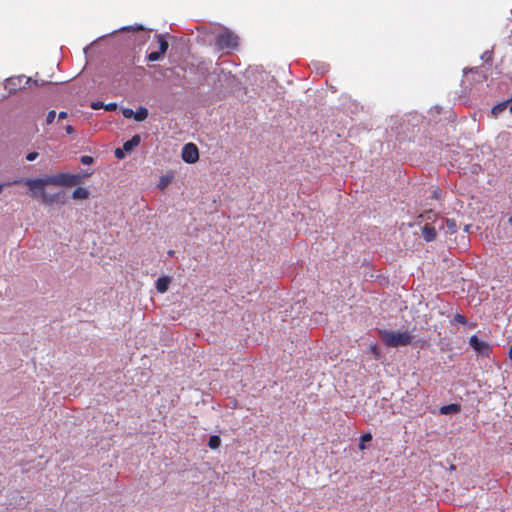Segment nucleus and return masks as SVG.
Instances as JSON below:
<instances>
[{
    "mask_svg": "<svg viewBox=\"0 0 512 512\" xmlns=\"http://www.w3.org/2000/svg\"><path fill=\"white\" fill-rule=\"evenodd\" d=\"M37 157H38V153L37 152H30V153L27 154L26 159L28 161H34Z\"/></svg>",
    "mask_w": 512,
    "mask_h": 512,
    "instance_id": "obj_27",
    "label": "nucleus"
},
{
    "mask_svg": "<svg viewBox=\"0 0 512 512\" xmlns=\"http://www.w3.org/2000/svg\"><path fill=\"white\" fill-rule=\"evenodd\" d=\"M510 112H512V103L510 104Z\"/></svg>",
    "mask_w": 512,
    "mask_h": 512,
    "instance_id": "obj_38",
    "label": "nucleus"
},
{
    "mask_svg": "<svg viewBox=\"0 0 512 512\" xmlns=\"http://www.w3.org/2000/svg\"><path fill=\"white\" fill-rule=\"evenodd\" d=\"M34 196H39L42 202L46 205H51L54 202H58L60 200L61 193L58 194H48L45 191V188L36 189L35 192H32Z\"/></svg>",
    "mask_w": 512,
    "mask_h": 512,
    "instance_id": "obj_7",
    "label": "nucleus"
},
{
    "mask_svg": "<svg viewBox=\"0 0 512 512\" xmlns=\"http://www.w3.org/2000/svg\"><path fill=\"white\" fill-rule=\"evenodd\" d=\"M378 335L388 347L408 346L413 341V336L408 331L378 330Z\"/></svg>",
    "mask_w": 512,
    "mask_h": 512,
    "instance_id": "obj_2",
    "label": "nucleus"
},
{
    "mask_svg": "<svg viewBox=\"0 0 512 512\" xmlns=\"http://www.w3.org/2000/svg\"><path fill=\"white\" fill-rule=\"evenodd\" d=\"M29 81H30V78L25 79L24 85L28 84Z\"/></svg>",
    "mask_w": 512,
    "mask_h": 512,
    "instance_id": "obj_33",
    "label": "nucleus"
},
{
    "mask_svg": "<svg viewBox=\"0 0 512 512\" xmlns=\"http://www.w3.org/2000/svg\"><path fill=\"white\" fill-rule=\"evenodd\" d=\"M509 357L512 360V346L510 347V350H509Z\"/></svg>",
    "mask_w": 512,
    "mask_h": 512,
    "instance_id": "obj_31",
    "label": "nucleus"
},
{
    "mask_svg": "<svg viewBox=\"0 0 512 512\" xmlns=\"http://www.w3.org/2000/svg\"><path fill=\"white\" fill-rule=\"evenodd\" d=\"M171 179H172L171 177H167V176L161 177L160 182H159V188L160 189L166 188V186L171 182Z\"/></svg>",
    "mask_w": 512,
    "mask_h": 512,
    "instance_id": "obj_21",
    "label": "nucleus"
},
{
    "mask_svg": "<svg viewBox=\"0 0 512 512\" xmlns=\"http://www.w3.org/2000/svg\"><path fill=\"white\" fill-rule=\"evenodd\" d=\"M169 283H170L169 277L159 278L156 282V288H157L158 292H160V293L166 292L168 290Z\"/></svg>",
    "mask_w": 512,
    "mask_h": 512,
    "instance_id": "obj_11",
    "label": "nucleus"
},
{
    "mask_svg": "<svg viewBox=\"0 0 512 512\" xmlns=\"http://www.w3.org/2000/svg\"><path fill=\"white\" fill-rule=\"evenodd\" d=\"M508 104L509 102H503V103H500L496 106H494L491 110V113L494 115V116H497L500 112H503L506 110V108L508 107Z\"/></svg>",
    "mask_w": 512,
    "mask_h": 512,
    "instance_id": "obj_15",
    "label": "nucleus"
},
{
    "mask_svg": "<svg viewBox=\"0 0 512 512\" xmlns=\"http://www.w3.org/2000/svg\"><path fill=\"white\" fill-rule=\"evenodd\" d=\"M469 227H470V226H469V225H467V226L465 227V231H467V232H468V231H469Z\"/></svg>",
    "mask_w": 512,
    "mask_h": 512,
    "instance_id": "obj_35",
    "label": "nucleus"
},
{
    "mask_svg": "<svg viewBox=\"0 0 512 512\" xmlns=\"http://www.w3.org/2000/svg\"><path fill=\"white\" fill-rule=\"evenodd\" d=\"M422 236L424 237V239L427 242H431V241L435 240V238L437 236L436 229L434 227L430 226L429 224H426L422 228Z\"/></svg>",
    "mask_w": 512,
    "mask_h": 512,
    "instance_id": "obj_8",
    "label": "nucleus"
},
{
    "mask_svg": "<svg viewBox=\"0 0 512 512\" xmlns=\"http://www.w3.org/2000/svg\"><path fill=\"white\" fill-rule=\"evenodd\" d=\"M461 410L459 404H449L440 408V413L443 415L459 413Z\"/></svg>",
    "mask_w": 512,
    "mask_h": 512,
    "instance_id": "obj_10",
    "label": "nucleus"
},
{
    "mask_svg": "<svg viewBox=\"0 0 512 512\" xmlns=\"http://www.w3.org/2000/svg\"><path fill=\"white\" fill-rule=\"evenodd\" d=\"M429 115L434 118L436 117V115H439L440 114V108L439 107H433L429 110Z\"/></svg>",
    "mask_w": 512,
    "mask_h": 512,
    "instance_id": "obj_25",
    "label": "nucleus"
},
{
    "mask_svg": "<svg viewBox=\"0 0 512 512\" xmlns=\"http://www.w3.org/2000/svg\"><path fill=\"white\" fill-rule=\"evenodd\" d=\"M81 181V177L79 175H73L69 173H59L52 176H47L45 178L40 179H25L20 181H15L14 183H24L31 192H35L36 189L45 188L48 185L54 186H75L79 184Z\"/></svg>",
    "mask_w": 512,
    "mask_h": 512,
    "instance_id": "obj_1",
    "label": "nucleus"
},
{
    "mask_svg": "<svg viewBox=\"0 0 512 512\" xmlns=\"http://www.w3.org/2000/svg\"><path fill=\"white\" fill-rule=\"evenodd\" d=\"M56 117V113L55 111H50L48 114H47V117H46V124L47 125H50L52 124L53 120L55 119Z\"/></svg>",
    "mask_w": 512,
    "mask_h": 512,
    "instance_id": "obj_22",
    "label": "nucleus"
},
{
    "mask_svg": "<svg viewBox=\"0 0 512 512\" xmlns=\"http://www.w3.org/2000/svg\"><path fill=\"white\" fill-rule=\"evenodd\" d=\"M221 444V439L217 435H213L209 438L208 445L211 449H217Z\"/></svg>",
    "mask_w": 512,
    "mask_h": 512,
    "instance_id": "obj_16",
    "label": "nucleus"
},
{
    "mask_svg": "<svg viewBox=\"0 0 512 512\" xmlns=\"http://www.w3.org/2000/svg\"><path fill=\"white\" fill-rule=\"evenodd\" d=\"M181 158L188 164H194L199 160V150L194 143H187L182 148Z\"/></svg>",
    "mask_w": 512,
    "mask_h": 512,
    "instance_id": "obj_5",
    "label": "nucleus"
},
{
    "mask_svg": "<svg viewBox=\"0 0 512 512\" xmlns=\"http://www.w3.org/2000/svg\"><path fill=\"white\" fill-rule=\"evenodd\" d=\"M455 321L461 324H466V318L461 314H456L454 317Z\"/></svg>",
    "mask_w": 512,
    "mask_h": 512,
    "instance_id": "obj_26",
    "label": "nucleus"
},
{
    "mask_svg": "<svg viewBox=\"0 0 512 512\" xmlns=\"http://www.w3.org/2000/svg\"><path fill=\"white\" fill-rule=\"evenodd\" d=\"M164 55H162L159 51H153L147 55V59L150 62L158 61L161 59Z\"/></svg>",
    "mask_w": 512,
    "mask_h": 512,
    "instance_id": "obj_19",
    "label": "nucleus"
},
{
    "mask_svg": "<svg viewBox=\"0 0 512 512\" xmlns=\"http://www.w3.org/2000/svg\"><path fill=\"white\" fill-rule=\"evenodd\" d=\"M141 142L140 135L136 134L134 135L130 140L126 141L123 144L122 148H117L114 152L115 157L119 160H122L125 158L126 154L131 153L137 146H139Z\"/></svg>",
    "mask_w": 512,
    "mask_h": 512,
    "instance_id": "obj_4",
    "label": "nucleus"
},
{
    "mask_svg": "<svg viewBox=\"0 0 512 512\" xmlns=\"http://www.w3.org/2000/svg\"><path fill=\"white\" fill-rule=\"evenodd\" d=\"M371 354L376 360H379L382 356L380 348L376 344H372L369 347Z\"/></svg>",
    "mask_w": 512,
    "mask_h": 512,
    "instance_id": "obj_18",
    "label": "nucleus"
},
{
    "mask_svg": "<svg viewBox=\"0 0 512 512\" xmlns=\"http://www.w3.org/2000/svg\"><path fill=\"white\" fill-rule=\"evenodd\" d=\"M114 106H115V105L110 104V105H109V107H108V109H110V108H112V107H114Z\"/></svg>",
    "mask_w": 512,
    "mask_h": 512,
    "instance_id": "obj_37",
    "label": "nucleus"
},
{
    "mask_svg": "<svg viewBox=\"0 0 512 512\" xmlns=\"http://www.w3.org/2000/svg\"><path fill=\"white\" fill-rule=\"evenodd\" d=\"M156 39H157V43H158V51L164 55L166 53V51L168 50V47H169V44H168V41L166 39V36L165 35H162V34H158L156 35Z\"/></svg>",
    "mask_w": 512,
    "mask_h": 512,
    "instance_id": "obj_9",
    "label": "nucleus"
},
{
    "mask_svg": "<svg viewBox=\"0 0 512 512\" xmlns=\"http://www.w3.org/2000/svg\"><path fill=\"white\" fill-rule=\"evenodd\" d=\"M122 113L125 118H132L134 115V111L130 108L123 109Z\"/></svg>",
    "mask_w": 512,
    "mask_h": 512,
    "instance_id": "obj_24",
    "label": "nucleus"
},
{
    "mask_svg": "<svg viewBox=\"0 0 512 512\" xmlns=\"http://www.w3.org/2000/svg\"><path fill=\"white\" fill-rule=\"evenodd\" d=\"M469 343H470V346L479 354L485 356V355H489V353L491 352V347L490 345L483 341V340H480L476 335H473L470 340H469Z\"/></svg>",
    "mask_w": 512,
    "mask_h": 512,
    "instance_id": "obj_6",
    "label": "nucleus"
},
{
    "mask_svg": "<svg viewBox=\"0 0 512 512\" xmlns=\"http://www.w3.org/2000/svg\"><path fill=\"white\" fill-rule=\"evenodd\" d=\"M92 107H93L94 109H97V108L99 107V104H95V103H94V104L92 105Z\"/></svg>",
    "mask_w": 512,
    "mask_h": 512,
    "instance_id": "obj_32",
    "label": "nucleus"
},
{
    "mask_svg": "<svg viewBox=\"0 0 512 512\" xmlns=\"http://www.w3.org/2000/svg\"><path fill=\"white\" fill-rule=\"evenodd\" d=\"M509 230L512 232V216L508 219Z\"/></svg>",
    "mask_w": 512,
    "mask_h": 512,
    "instance_id": "obj_30",
    "label": "nucleus"
},
{
    "mask_svg": "<svg viewBox=\"0 0 512 512\" xmlns=\"http://www.w3.org/2000/svg\"><path fill=\"white\" fill-rule=\"evenodd\" d=\"M143 30V27L142 26H137L136 28H133V27H125V28H122V30Z\"/></svg>",
    "mask_w": 512,
    "mask_h": 512,
    "instance_id": "obj_28",
    "label": "nucleus"
},
{
    "mask_svg": "<svg viewBox=\"0 0 512 512\" xmlns=\"http://www.w3.org/2000/svg\"><path fill=\"white\" fill-rule=\"evenodd\" d=\"M80 161L83 165H90L93 163V158L91 156L85 155L81 157Z\"/></svg>",
    "mask_w": 512,
    "mask_h": 512,
    "instance_id": "obj_23",
    "label": "nucleus"
},
{
    "mask_svg": "<svg viewBox=\"0 0 512 512\" xmlns=\"http://www.w3.org/2000/svg\"><path fill=\"white\" fill-rule=\"evenodd\" d=\"M148 116V110L144 107H139L137 111H134V118L136 121H143Z\"/></svg>",
    "mask_w": 512,
    "mask_h": 512,
    "instance_id": "obj_13",
    "label": "nucleus"
},
{
    "mask_svg": "<svg viewBox=\"0 0 512 512\" xmlns=\"http://www.w3.org/2000/svg\"><path fill=\"white\" fill-rule=\"evenodd\" d=\"M446 227L451 234L455 233L457 230V224L453 219L446 220Z\"/></svg>",
    "mask_w": 512,
    "mask_h": 512,
    "instance_id": "obj_20",
    "label": "nucleus"
},
{
    "mask_svg": "<svg viewBox=\"0 0 512 512\" xmlns=\"http://www.w3.org/2000/svg\"><path fill=\"white\" fill-rule=\"evenodd\" d=\"M216 45L220 50L235 49L238 46V37L234 33L225 30L217 36Z\"/></svg>",
    "mask_w": 512,
    "mask_h": 512,
    "instance_id": "obj_3",
    "label": "nucleus"
},
{
    "mask_svg": "<svg viewBox=\"0 0 512 512\" xmlns=\"http://www.w3.org/2000/svg\"><path fill=\"white\" fill-rule=\"evenodd\" d=\"M72 197L74 199H87L89 197V191L86 188L79 187L76 190H74Z\"/></svg>",
    "mask_w": 512,
    "mask_h": 512,
    "instance_id": "obj_12",
    "label": "nucleus"
},
{
    "mask_svg": "<svg viewBox=\"0 0 512 512\" xmlns=\"http://www.w3.org/2000/svg\"><path fill=\"white\" fill-rule=\"evenodd\" d=\"M25 79L24 76L12 77L8 79V84L12 86L14 89L22 88V81Z\"/></svg>",
    "mask_w": 512,
    "mask_h": 512,
    "instance_id": "obj_14",
    "label": "nucleus"
},
{
    "mask_svg": "<svg viewBox=\"0 0 512 512\" xmlns=\"http://www.w3.org/2000/svg\"><path fill=\"white\" fill-rule=\"evenodd\" d=\"M371 440H372V435L370 433H366V434L362 435L360 438L359 449L360 450L366 449L365 443L370 442Z\"/></svg>",
    "mask_w": 512,
    "mask_h": 512,
    "instance_id": "obj_17",
    "label": "nucleus"
},
{
    "mask_svg": "<svg viewBox=\"0 0 512 512\" xmlns=\"http://www.w3.org/2000/svg\"><path fill=\"white\" fill-rule=\"evenodd\" d=\"M4 186V184H0V192L3 190Z\"/></svg>",
    "mask_w": 512,
    "mask_h": 512,
    "instance_id": "obj_34",
    "label": "nucleus"
},
{
    "mask_svg": "<svg viewBox=\"0 0 512 512\" xmlns=\"http://www.w3.org/2000/svg\"><path fill=\"white\" fill-rule=\"evenodd\" d=\"M114 106H115V105L110 104V105H109V107H108V109H110V108H112V107H114Z\"/></svg>",
    "mask_w": 512,
    "mask_h": 512,
    "instance_id": "obj_36",
    "label": "nucleus"
},
{
    "mask_svg": "<svg viewBox=\"0 0 512 512\" xmlns=\"http://www.w3.org/2000/svg\"><path fill=\"white\" fill-rule=\"evenodd\" d=\"M66 116H67L66 112H60L59 113V119H64V118H66Z\"/></svg>",
    "mask_w": 512,
    "mask_h": 512,
    "instance_id": "obj_29",
    "label": "nucleus"
}]
</instances>
